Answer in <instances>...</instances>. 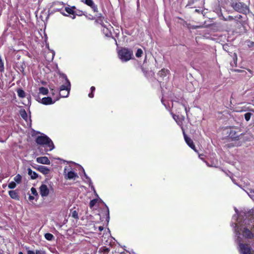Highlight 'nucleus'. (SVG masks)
I'll list each match as a JSON object with an SVG mask.
<instances>
[{
    "label": "nucleus",
    "instance_id": "f257e3e1",
    "mask_svg": "<svg viewBox=\"0 0 254 254\" xmlns=\"http://www.w3.org/2000/svg\"><path fill=\"white\" fill-rule=\"evenodd\" d=\"M35 141L38 144L49 147V151H51L55 148V146L52 140L48 136L44 134H42V135L37 136L36 138ZM47 151H48V150L47 149Z\"/></svg>",
    "mask_w": 254,
    "mask_h": 254
},
{
    "label": "nucleus",
    "instance_id": "f03ea898",
    "mask_svg": "<svg viewBox=\"0 0 254 254\" xmlns=\"http://www.w3.org/2000/svg\"><path fill=\"white\" fill-rule=\"evenodd\" d=\"M241 132V129L239 127H230L229 130L227 132L228 134L227 136L228 138L233 141L239 140L240 136L245 134Z\"/></svg>",
    "mask_w": 254,
    "mask_h": 254
},
{
    "label": "nucleus",
    "instance_id": "7ed1b4c3",
    "mask_svg": "<svg viewBox=\"0 0 254 254\" xmlns=\"http://www.w3.org/2000/svg\"><path fill=\"white\" fill-rule=\"evenodd\" d=\"M118 55L122 62H127L132 58L133 52L129 49L124 48L119 51Z\"/></svg>",
    "mask_w": 254,
    "mask_h": 254
},
{
    "label": "nucleus",
    "instance_id": "20e7f679",
    "mask_svg": "<svg viewBox=\"0 0 254 254\" xmlns=\"http://www.w3.org/2000/svg\"><path fill=\"white\" fill-rule=\"evenodd\" d=\"M231 7L236 11L247 14L249 12L248 6L242 2H233L231 4Z\"/></svg>",
    "mask_w": 254,
    "mask_h": 254
},
{
    "label": "nucleus",
    "instance_id": "39448f33",
    "mask_svg": "<svg viewBox=\"0 0 254 254\" xmlns=\"http://www.w3.org/2000/svg\"><path fill=\"white\" fill-rule=\"evenodd\" d=\"M66 83L65 85H62L60 88L59 94L61 97L65 98L67 97L69 93L70 89V83L65 75H64Z\"/></svg>",
    "mask_w": 254,
    "mask_h": 254
},
{
    "label": "nucleus",
    "instance_id": "423d86ee",
    "mask_svg": "<svg viewBox=\"0 0 254 254\" xmlns=\"http://www.w3.org/2000/svg\"><path fill=\"white\" fill-rule=\"evenodd\" d=\"M182 129L183 130L184 139L187 144L194 151H195V152H197L192 140L187 135L183 127H182Z\"/></svg>",
    "mask_w": 254,
    "mask_h": 254
},
{
    "label": "nucleus",
    "instance_id": "0eeeda50",
    "mask_svg": "<svg viewBox=\"0 0 254 254\" xmlns=\"http://www.w3.org/2000/svg\"><path fill=\"white\" fill-rule=\"evenodd\" d=\"M240 252L242 254H251V248L248 244L240 243Z\"/></svg>",
    "mask_w": 254,
    "mask_h": 254
},
{
    "label": "nucleus",
    "instance_id": "6e6552de",
    "mask_svg": "<svg viewBox=\"0 0 254 254\" xmlns=\"http://www.w3.org/2000/svg\"><path fill=\"white\" fill-rule=\"evenodd\" d=\"M67 168L65 167L64 169V178L66 180H75L78 178L77 174L72 171H68L66 173Z\"/></svg>",
    "mask_w": 254,
    "mask_h": 254
},
{
    "label": "nucleus",
    "instance_id": "1a4fd4ad",
    "mask_svg": "<svg viewBox=\"0 0 254 254\" xmlns=\"http://www.w3.org/2000/svg\"><path fill=\"white\" fill-rule=\"evenodd\" d=\"M40 193L42 197H46L49 194L50 190L47 186L45 184H42L39 188Z\"/></svg>",
    "mask_w": 254,
    "mask_h": 254
},
{
    "label": "nucleus",
    "instance_id": "9d476101",
    "mask_svg": "<svg viewBox=\"0 0 254 254\" xmlns=\"http://www.w3.org/2000/svg\"><path fill=\"white\" fill-rule=\"evenodd\" d=\"M64 3L63 2L55 1L53 2L52 7L54 11H60L64 7Z\"/></svg>",
    "mask_w": 254,
    "mask_h": 254
},
{
    "label": "nucleus",
    "instance_id": "9b49d317",
    "mask_svg": "<svg viewBox=\"0 0 254 254\" xmlns=\"http://www.w3.org/2000/svg\"><path fill=\"white\" fill-rule=\"evenodd\" d=\"M81 1L90 6L94 12H98L97 6L94 3L93 0H81Z\"/></svg>",
    "mask_w": 254,
    "mask_h": 254
},
{
    "label": "nucleus",
    "instance_id": "f8f14e48",
    "mask_svg": "<svg viewBox=\"0 0 254 254\" xmlns=\"http://www.w3.org/2000/svg\"><path fill=\"white\" fill-rule=\"evenodd\" d=\"M242 233L243 236L246 238L252 239L254 236L251 231L247 228H244Z\"/></svg>",
    "mask_w": 254,
    "mask_h": 254
},
{
    "label": "nucleus",
    "instance_id": "ddd939ff",
    "mask_svg": "<svg viewBox=\"0 0 254 254\" xmlns=\"http://www.w3.org/2000/svg\"><path fill=\"white\" fill-rule=\"evenodd\" d=\"M36 161L41 164L49 165L50 161L47 157H39L36 158Z\"/></svg>",
    "mask_w": 254,
    "mask_h": 254
},
{
    "label": "nucleus",
    "instance_id": "4468645a",
    "mask_svg": "<svg viewBox=\"0 0 254 254\" xmlns=\"http://www.w3.org/2000/svg\"><path fill=\"white\" fill-rule=\"evenodd\" d=\"M35 168L45 175L48 174L50 172V169L44 166L39 165Z\"/></svg>",
    "mask_w": 254,
    "mask_h": 254
},
{
    "label": "nucleus",
    "instance_id": "2eb2a0df",
    "mask_svg": "<svg viewBox=\"0 0 254 254\" xmlns=\"http://www.w3.org/2000/svg\"><path fill=\"white\" fill-rule=\"evenodd\" d=\"M250 112L244 114V118L247 122L250 120L251 118L254 116V109H251L249 110Z\"/></svg>",
    "mask_w": 254,
    "mask_h": 254
},
{
    "label": "nucleus",
    "instance_id": "dca6fc26",
    "mask_svg": "<svg viewBox=\"0 0 254 254\" xmlns=\"http://www.w3.org/2000/svg\"><path fill=\"white\" fill-rule=\"evenodd\" d=\"M55 102V101H53L52 99L50 97H44L42 99L41 103L43 104L48 105L53 104Z\"/></svg>",
    "mask_w": 254,
    "mask_h": 254
},
{
    "label": "nucleus",
    "instance_id": "f3484780",
    "mask_svg": "<svg viewBox=\"0 0 254 254\" xmlns=\"http://www.w3.org/2000/svg\"><path fill=\"white\" fill-rule=\"evenodd\" d=\"M8 194L11 198L17 200H19L20 197L16 190H9Z\"/></svg>",
    "mask_w": 254,
    "mask_h": 254
},
{
    "label": "nucleus",
    "instance_id": "a211bd4d",
    "mask_svg": "<svg viewBox=\"0 0 254 254\" xmlns=\"http://www.w3.org/2000/svg\"><path fill=\"white\" fill-rule=\"evenodd\" d=\"M27 171L28 174L30 176V178L32 180H34L38 178V174L35 172L33 171L31 168H28Z\"/></svg>",
    "mask_w": 254,
    "mask_h": 254
},
{
    "label": "nucleus",
    "instance_id": "6ab92c4d",
    "mask_svg": "<svg viewBox=\"0 0 254 254\" xmlns=\"http://www.w3.org/2000/svg\"><path fill=\"white\" fill-rule=\"evenodd\" d=\"M103 27L102 31L104 34L108 37H110L112 36V32L111 30L109 28L107 27L105 25Z\"/></svg>",
    "mask_w": 254,
    "mask_h": 254
},
{
    "label": "nucleus",
    "instance_id": "aec40b11",
    "mask_svg": "<svg viewBox=\"0 0 254 254\" xmlns=\"http://www.w3.org/2000/svg\"><path fill=\"white\" fill-rule=\"evenodd\" d=\"M75 9H76V7L74 6H71V7H65V10L69 14H74L76 12V11H75Z\"/></svg>",
    "mask_w": 254,
    "mask_h": 254
},
{
    "label": "nucleus",
    "instance_id": "412c9836",
    "mask_svg": "<svg viewBox=\"0 0 254 254\" xmlns=\"http://www.w3.org/2000/svg\"><path fill=\"white\" fill-rule=\"evenodd\" d=\"M169 73V70L163 68L158 72V74L161 77H164L166 76Z\"/></svg>",
    "mask_w": 254,
    "mask_h": 254
},
{
    "label": "nucleus",
    "instance_id": "4be33fe9",
    "mask_svg": "<svg viewBox=\"0 0 254 254\" xmlns=\"http://www.w3.org/2000/svg\"><path fill=\"white\" fill-rule=\"evenodd\" d=\"M104 19V17L102 16L101 14H100V16H99L97 19L96 20V22L101 24L102 26H104L105 25L103 22Z\"/></svg>",
    "mask_w": 254,
    "mask_h": 254
},
{
    "label": "nucleus",
    "instance_id": "5701e85b",
    "mask_svg": "<svg viewBox=\"0 0 254 254\" xmlns=\"http://www.w3.org/2000/svg\"><path fill=\"white\" fill-rule=\"evenodd\" d=\"M82 171L84 173V176L85 177V178L87 180V181L89 184V186H91V188L94 190V187L93 186H91V185H92V183L91 179L86 174L85 171L83 168H82Z\"/></svg>",
    "mask_w": 254,
    "mask_h": 254
},
{
    "label": "nucleus",
    "instance_id": "b1692460",
    "mask_svg": "<svg viewBox=\"0 0 254 254\" xmlns=\"http://www.w3.org/2000/svg\"><path fill=\"white\" fill-rule=\"evenodd\" d=\"M39 93L43 95H47L48 94V89L45 87H41L39 88Z\"/></svg>",
    "mask_w": 254,
    "mask_h": 254
},
{
    "label": "nucleus",
    "instance_id": "393cba45",
    "mask_svg": "<svg viewBox=\"0 0 254 254\" xmlns=\"http://www.w3.org/2000/svg\"><path fill=\"white\" fill-rule=\"evenodd\" d=\"M17 93L18 96L20 98H24L25 96V92L22 89H18L17 90Z\"/></svg>",
    "mask_w": 254,
    "mask_h": 254
},
{
    "label": "nucleus",
    "instance_id": "a878e982",
    "mask_svg": "<svg viewBox=\"0 0 254 254\" xmlns=\"http://www.w3.org/2000/svg\"><path fill=\"white\" fill-rule=\"evenodd\" d=\"M22 177L20 174H17L14 178V182L20 184L21 182Z\"/></svg>",
    "mask_w": 254,
    "mask_h": 254
},
{
    "label": "nucleus",
    "instance_id": "bb28decb",
    "mask_svg": "<svg viewBox=\"0 0 254 254\" xmlns=\"http://www.w3.org/2000/svg\"><path fill=\"white\" fill-rule=\"evenodd\" d=\"M45 238L48 241H51L54 238V236L51 233H46L45 234Z\"/></svg>",
    "mask_w": 254,
    "mask_h": 254
},
{
    "label": "nucleus",
    "instance_id": "cd10ccee",
    "mask_svg": "<svg viewBox=\"0 0 254 254\" xmlns=\"http://www.w3.org/2000/svg\"><path fill=\"white\" fill-rule=\"evenodd\" d=\"M21 117L24 119L26 120L27 118V114L25 110L20 111V112Z\"/></svg>",
    "mask_w": 254,
    "mask_h": 254
},
{
    "label": "nucleus",
    "instance_id": "c85d7f7f",
    "mask_svg": "<svg viewBox=\"0 0 254 254\" xmlns=\"http://www.w3.org/2000/svg\"><path fill=\"white\" fill-rule=\"evenodd\" d=\"M71 216L72 217L78 220L79 219V217L78 215V212L76 210H74L71 212Z\"/></svg>",
    "mask_w": 254,
    "mask_h": 254
},
{
    "label": "nucleus",
    "instance_id": "c756f323",
    "mask_svg": "<svg viewBox=\"0 0 254 254\" xmlns=\"http://www.w3.org/2000/svg\"><path fill=\"white\" fill-rule=\"evenodd\" d=\"M16 186V183L14 182H11L8 185V188L10 189H14Z\"/></svg>",
    "mask_w": 254,
    "mask_h": 254
},
{
    "label": "nucleus",
    "instance_id": "7c9ffc66",
    "mask_svg": "<svg viewBox=\"0 0 254 254\" xmlns=\"http://www.w3.org/2000/svg\"><path fill=\"white\" fill-rule=\"evenodd\" d=\"M97 202V199H93L90 201L89 206L91 208H92Z\"/></svg>",
    "mask_w": 254,
    "mask_h": 254
},
{
    "label": "nucleus",
    "instance_id": "2f4dec72",
    "mask_svg": "<svg viewBox=\"0 0 254 254\" xmlns=\"http://www.w3.org/2000/svg\"><path fill=\"white\" fill-rule=\"evenodd\" d=\"M31 193L33 195H35V196H38V192L37 191V190L36 189L34 188V187H32L31 189Z\"/></svg>",
    "mask_w": 254,
    "mask_h": 254
},
{
    "label": "nucleus",
    "instance_id": "473e14b6",
    "mask_svg": "<svg viewBox=\"0 0 254 254\" xmlns=\"http://www.w3.org/2000/svg\"><path fill=\"white\" fill-rule=\"evenodd\" d=\"M142 54V51L141 49H138L137 52L135 54V56L136 57H140Z\"/></svg>",
    "mask_w": 254,
    "mask_h": 254
},
{
    "label": "nucleus",
    "instance_id": "72a5a7b5",
    "mask_svg": "<svg viewBox=\"0 0 254 254\" xmlns=\"http://www.w3.org/2000/svg\"><path fill=\"white\" fill-rule=\"evenodd\" d=\"M4 70V64L2 61L1 58L0 57V72H2Z\"/></svg>",
    "mask_w": 254,
    "mask_h": 254
},
{
    "label": "nucleus",
    "instance_id": "f704fd0d",
    "mask_svg": "<svg viewBox=\"0 0 254 254\" xmlns=\"http://www.w3.org/2000/svg\"><path fill=\"white\" fill-rule=\"evenodd\" d=\"M106 208H107V219L106 220L107 222L108 223L110 219V215H109V209L108 207L106 205V204H105Z\"/></svg>",
    "mask_w": 254,
    "mask_h": 254
},
{
    "label": "nucleus",
    "instance_id": "c9c22d12",
    "mask_svg": "<svg viewBox=\"0 0 254 254\" xmlns=\"http://www.w3.org/2000/svg\"><path fill=\"white\" fill-rule=\"evenodd\" d=\"M50 90H51V93L53 95H54L55 94H57L59 92V91L58 90L54 89V88H52L51 87H50Z\"/></svg>",
    "mask_w": 254,
    "mask_h": 254
},
{
    "label": "nucleus",
    "instance_id": "e433bc0d",
    "mask_svg": "<svg viewBox=\"0 0 254 254\" xmlns=\"http://www.w3.org/2000/svg\"><path fill=\"white\" fill-rule=\"evenodd\" d=\"M102 251L104 252V253L107 254L110 251V249L108 248H106L105 247H104L101 248Z\"/></svg>",
    "mask_w": 254,
    "mask_h": 254
},
{
    "label": "nucleus",
    "instance_id": "4c0bfd02",
    "mask_svg": "<svg viewBox=\"0 0 254 254\" xmlns=\"http://www.w3.org/2000/svg\"><path fill=\"white\" fill-rule=\"evenodd\" d=\"M232 71L236 72H245L246 74L247 73V72L245 70L239 69H232Z\"/></svg>",
    "mask_w": 254,
    "mask_h": 254
},
{
    "label": "nucleus",
    "instance_id": "58836bf2",
    "mask_svg": "<svg viewBox=\"0 0 254 254\" xmlns=\"http://www.w3.org/2000/svg\"><path fill=\"white\" fill-rule=\"evenodd\" d=\"M224 20L225 21H228V20H232L233 19H234V18H233V17L232 16H228L227 18H224Z\"/></svg>",
    "mask_w": 254,
    "mask_h": 254
},
{
    "label": "nucleus",
    "instance_id": "ea45409f",
    "mask_svg": "<svg viewBox=\"0 0 254 254\" xmlns=\"http://www.w3.org/2000/svg\"><path fill=\"white\" fill-rule=\"evenodd\" d=\"M36 254H46V252L42 250H36Z\"/></svg>",
    "mask_w": 254,
    "mask_h": 254
},
{
    "label": "nucleus",
    "instance_id": "a19ab883",
    "mask_svg": "<svg viewBox=\"0 0 254 254\" xmlns=\"http://www.w3.org/2000/svg\"><path fill=\"white\" fill-rule=\"evenodd\" d=\"M233 59L235 64V66H237V56L236 54H234V57L233 58Z\"/></svg>",
    "mask_w": 254,
    "mask_h": 254
},
{
    "label": "nucleus",
    "instance_id": "79ce46f5",
    "mask_svg": "<svg viewBox=\"0 0 254 254\" xmlns=\"http://www.w3.org/2000/svg\"><path fill=\"white\" fill-rule=\"evenodd\" d=\"M248 45L249 47H253L254 46V42L249 41L248 42Z\"/></svg>",
    "mask_w": 254,
    "mask_h": 254
},
{
    "label": "nucleus",
    "instance_id": "37998d69",
    "mask_svg": "<svg viewBox=\"0 0 254 254\" xmlns=\"http://www.w3.org/2000/svg\"><path fill=\"white\" fill-rule=\"evenodd\" d=\"M239 145H240L239 144L234 145L233 143H228L227 144V146H228V147H234L235 146H239Z\"/></svg>",
    "mask_w": 254,
    "mask_h": 254
},
{
    "label": "nucleus",
    "instance_id": "c03bdc74",
    "mask_svg": "<svg viewBox=\"0 0 254 254\" xmlns=\"http://www.w3.org/2000/svg\"><path fill=\"white\" fill-rule=\"evenodd\" d=\"M82 13L83 11L78 10V11H76V12L75 13H76L77 15L80 16L82 15Z\"/></svg>",
    "mask_w": 254,
    "mask_h": 254
},
{
    "label": "nucleus",
    "instance_id": "a18cd8bd",
    "mask_svg": "<svg viewBox=\"0 0 254 254\" xmlns=\"http://www.w3.org/2000/svg\"><path fill=\"white\" fill-rule=\"evenodd\" d=\"M27 254H36V252L33 251L29 250L27 251Z\"/></svg>",
    "mask_w": 254,
    "mask_h": 254
},
{
    "label": "nucleus",
    "instance_id": "49530a36",
    "mask_svg": "<svg viewBox=\"0 0 254 254\" xmlns=\"http://www.w3.org/2000/svg\"><path fill=\"white\" fill-rule=\"evenodd\" d=\"M88 96L90 98H93L94 97V94H93V92H92L91 91V93H90L89 94H88Z\"/></svg>",
    "mask_w": 254,
    "mask_h": 254
},
{
    "label": "nucleus",
    "instance_id": "de8ad7c7",
    "mask_svg": "<svg viewBox=\"0 0 254 254\" xmlns=\"http://www.w3.org/2000/svg\"><path fill=\"white\" fill-rule=\"evenodd\" d=\"M182 105L184 107V109H185V110L186 111V113L187 114L188 110V109H187V107L184 104H182Z\"/></svg>",
    "mask_w": 254,
    "mask_h": 254
},
{
    "label": "nucleus",
    "instance_id": "09e8293b",
    "mask_svg": "<svg viewBox=\"0 0 254 254\" xmlns=\"http://www.w3.org/2000/svg\"><path fill=\"white\" fill-rule=\"evenodd\" d=\"M6 138L3 139L1 137H0V142H4L6 140Z\"/></svg>",
    "mask_w": 254,
    "mask_h": 254
},
{
    "label": "nucleus",
    "instance_id": "8fccbe9b",
    "mask_svg": "<svg viewBox=\"0 0 254 254\" xmlns=\"http://www.w3.org/2000/svg\"><path fill=\"white\" fill-rule=\"evenodd\" d=\"M90 89H91V91L92 92H94V91L95 90V87L94 86H92V87H91Z\"/></svg>",
    "mask_w": 254,
    "mask_h": 254
},
{
    "label": "nucleus",
    "instance_id": "3c124183",
    "mask_svg": "<svg viewBox=\"0 0 254 254\" xmlns=\"http://www.w3.org/2000/svg\"><path fill=\"white\" fill-rule=\"evenodd\" d=\"M104 229V227L103 226H99L98 227V230L100 231H103Z\"/></svg>",
    "mask_w": 254,
    "mask_h": 254
},
{
    "label": "nucleus",
    "instance_id": "603ef678",
    "mask_svg": "<svg viewBox=\"0 0 254 254\" xmlns=\"http://www.w3.org/2000/svg\"><path fill=\"white\" fill-rule=\"evenodd\" d=\"M34 199V197L33 196H32V195H29V199L30 200H33Z\"/></svg>",
    "mask_w": 254,
    "mask_h": 254
},
{
    "label": "nucleus",
    "instance_id": "864d4df0",
    "mask_svg": "<svg viewBox=\"0 0 254 254\" xmlns=\"http://www.w3.org/2000/svg\"><path fill=\"white\" fill-rule=\"evenodd\" d=\"M178 18L179 19H180L181 21H182L184 24H187V22L186 21H185L183 19L180 18V17H178Z\"/></svg>",
    "mask_w": 254,
    "mask_h": 254
},
{
    "label": "nucleus",
    "instance_id": "5fc2aeb1",
    "mask_svg": "<svg viewBox=\"0 0 254 254\" xmlns=\"http://www.w3.org/2000/svg\"><path fill=\"white\" fill-rule=\"evenodd\" d=\"M136 67L138 68V67H140V68L141 69L142 71H143V67L142 66V65H136Z\"/></svg>",
    "mask_w": 254,
    "mask_h": 254
},
{
    "label": "nucleus",
    "instance_id": "6e6d98bb",
    "mask_svg": "<svg viewBox=\"0 0 254 254\" xmlns=\"http://www.w3.org/2000/svg\"><path fill=\"white\" fill-rule=\"evenodd\" d=\"M235 17H236V18H239V19H241V18L242 17V15H238V16H236Z\"/></svg>",
    "mask_w": 254,
    "mask_h": 254
},
{
    "label": "nucleus",
    "instance_id": "4d7b16f0",
    "mask_svg": "<svg viewBox=\"0 0 254 254\" xmlns=\"http://www.w3.org/2000/svg\"><path fill=\"white\" fill-rule=\"evenodd\" d=\"M251 192H253L254 193V190H250Z\"/></svg>",
    "mask_w": 254,
    "mask_h": 254
},
{
    "label": "nucleus",
    "instance_id": "13d9d810",
    "mask_svg": "<svg viewBox=\"0 0 254 254\" xmlns=\"http://www.w3.org/2000/svg\"><path fill=\"white\" fill-rule=\"evenodd\" d=\"M18 254H23V253H22V252H19Z\"/></svg>",
    "mask_w": 254,
    "mask_h": 254
},
{
    "label": "nucleus",
    "instance_id": "bf43d9fd",
    "mask_svg": "<svg viewBox=\"0 0 254 254\" xmlns=\"http://www.w3.org/2000/svg\"><path fill=\"white\" fill-rule=\"evenodd\" d=\"M138 6H139V2H138V1H137V7H138Z\"/></svg>",
    "mask_w": 254,
    "mask_h": 254
},
{
    "label": "nucleus",
    "instance_id": "052dcab7",
    "mask_svg": "<svg viewBox=\"0 0 254 254\" xmlns=\"http://www.w3.org/2000/svg\"><path fill=\"white\" fill-rule=\"evenodd\" d=\"M61 13L63 14V15H66L65 14H64V13H63V12H61Z\"/></svg>",
    "mask_w": 254,
    "mask_h": 254
},
{
    "label": "nucleus",
    "instance_id": "680f3d73",
    "mask_svg": "<svg viewBox=\"0 0 254 254\" xmlns=\"http://www.w3.org/2000/svg\"><path fill=\"white\" fill-rule=\"evenodd\" d=\"M195 11H196V12H198V11H199V10H198V9H195Z\"/></svg>",
    "mask_w": 254,
    "mask_h": 254
},
{
    "label": "nucleus",
    "instance_id": "e2e57ef3",
    "mask_svg": "<svg viewBox=\"0 0 254 254\" xmlns=\"http://www.w3.org/2000/svg\"><path fill=\"white\" fill-rule=\"evenodd\" d=\"M109 26H110L111 28H112V27L111 26V25H109Z\"/></svg>",
    "mask_w": 254,
    "mask_h": 254
},
{
    "label": "nucleus",
    "instance_id": "0e129e2a",
    "mask_svg": "<svg viewBox=\"0 0 254 254\" xmlns=\"http://www.w3.org/2000/svg\"><path fill=\"white\" fill-rule=\"evenodd\" d=\"M62 93H63V94H65V93H66V92H65V93H64V92H62Z\"/></svg>",
    "mask_w": 254,
    "mask_h": 254
},
{
    "label": "nucleus",
    "instance_id": "69168bd1",
    "mask_svg": "<svg viewBox=\"0 0 254 254\" xmlns=\"http://www.w3.org/2000/svg\"><path fill=\"white\" fill-rule=\"evenodd\" d=\"M175 103H180V102H178V101H177V102H176Z\"/></svg>",
    "mask_w": 254,
    "mask_h": 254
},
{
    "label": "nucleus",
    "instance_id": "338daca9",
    "mask_svg": "<svg viewBox=\"0 0 254 254\" xmlns=\"http://www.w3.org/2000/svg\"><path fill=\"white\" fill-rule=\"evenodd\" d=\"M0 254H2L0 252Z\"/></svg>",
    "mask_w": 254,
    "mask_h": 254
}]
</instances>
